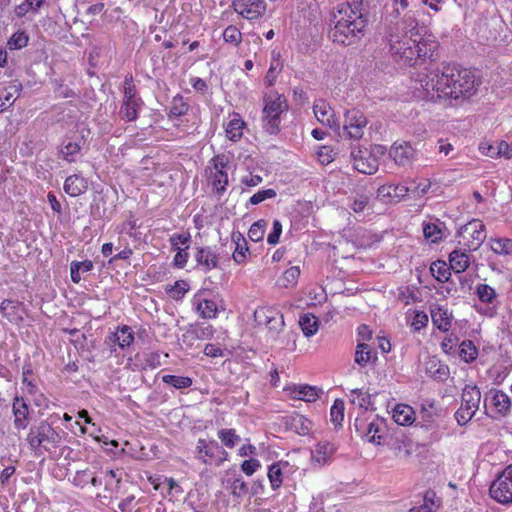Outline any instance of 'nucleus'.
<instances>
[{
	"instance_id": "nucleus-1",
	"label": "nucleus",
	"mask_w": 512,
	"mask_h": 512,
	"mask_svg": "<svg viewBox=\"0 0 512 512\" xmlns=\"http://www.w3.org/2000/svg\"><path fill=\"white\" fill-rule=\"evenodd\" d=\"M419 84V89H422L426 98L458 100L473 96L481 84V79L470 68L448 64L441 72L433 70L421 76Z\"/></svg>"
},
{
	"instance_id": "nucleus-2",
	"label": "nucleus",
	"mask_w": 512,
	"mask_h": 512,
	"mask_svg": "<svg viewBox=\"0 0 512 512\" xmlns=\"http://www.w3.org/2000/svg\"><path fill=\"white\" fill-rule=\"evenodd\" d=\"M367 25L368 18L360 3H341L333 13L329 38L341 46L358 44L366 34Z\"/></svg>"
},
{
	"instance_id": "nucleus-3",
	"label": "nucleus",
	"mask_w": 512,
	"mask_h": 512,
	"mask_svg": "<svg viewBox=\"0 0 512 512\" xmlns=\"http://www.w3.org/2000/svg\"><path fill=\"white\" fill-rule=\"evenodd\" d=\"M390 52L395 61L403 65H415L419 60L432 59L438 49V42L410 31L402 35L391 34Z\"/></svg>"
},
{
	"instance_id": "nucleus-4",
	"label": "nucleus",
	"mask_w": 512,
	"mask_h": 512,
	"mask_svg": "<svg viewBox=\"0 0 512 512\" xmlns=\"http://www.w3.org/2000/svg\"><path fill=\"white\" fill-rule=\"evenodd\" d=\"M26 441L34 455L41 456L58 448L61 436L47 421L42 420L30 427Z\"/></svg>"
},
{
	"instance_id": "nucleus-5",
	"label": "nucleus",
	"mask_w": 512,
	"mask_h": 512,
	"mask_svg": "<svg viewBox=\"0 0 512 512\" xmlns=\"http://www.w3.org/2000/svg\"><path fill=\"white\" fill-rule=\"evenodd\" d=\"M229 160L224 154L213 156L205 169L207 184L213 192L219 196L223 195L229 184L228 179Z\"/></svg>"
},
{
	"instance_id": "nucleus-6",
	"label": "nucleus",
	"mask_w": 512,
	"mask_h": 512,
	"mask_svg": "<svg viewBox=\"0 0 512 512\" xmlns=\"http://www.w3.org/2000/svg\"><path fill=\"white\" fill-rule=\"evenodd\" d=\"M287 109L286 99L277 92L264 96L263 127L270 134H277L280 130V117Z\"/></svg>"
},
{
	"instance_id": "nucleus-7",
	"label": "nucleus",
	"mask_w": 512,
	"mask_h": 512,
	"mask_svg": "<svg viewBox=\"0 0 512 512\" xmlns=\"http://www.w3.org/2000/svg\"><path fill=\"white\" fill-rule=\"evenodd\" d=\"M253 317L257 326L265 328L272 338H276L285 326L284 315L276 305L258 306Z\"/></svg>"
},
{
	"instance_id": "nucleus-8",
	"label": "nucleus",
	"mask_w": 512,
	"mask_h": 512,
	"mask_svg": "<svg viewBox=\"0 0 512 512\" xmlns=\"http://www.w3.org/2000/svg\"><path fill=\"white\" fill-rule=\"evenodd\" d=\"M457 239L463 249L476 251L486 239V227L481 220L472 219L460 227Z\"/></svg>"
},
{
	"instance_id": "nucleus-9",
	"label": "nucleus",
	"mask_w": 512,
	"mask_h": 512,
	"mask_svg": "<svg viewBox=\"0 0 512 512\" xmlns=\"http://www.w3.org/2000/svg\"><path fill=\"white\" fill-rule=\"evenodd\" d=\"M481 392L476 385L468 384L462 390L461 405L455 412V419L461 426L466 425L479 409Z\"/></svg>"
},
{
	"instance_id": "nucleus-10",
	"label": "nucleus",
	"mask_w": 512,
	"mask_h": 512,
	"mask_svg": "<svg viewBox=\"0 0 512 512\" xmlns=\"http://www.w3.org/2000/svg\"><path fill=\"white\" fill-rule=\"evenodd\" d=\"M195 458L205 465L220 466L228 460V452L215 440L198 439Z\"/></svg>"
},
{
	"instance_id": "nucleus-11",
	"label": "nucleus",
	"mask_w": 512,
	"mask_h": 512,
	"mask_svg": "<svg viewBox=\"0 0 512 512\" xmlns=\"http://www.w3.org/2000/svg\"><path fill=\"white\" fill-rule=\"evenodd\" d=\"M489 495L499 504H512V464L506 466L491 482Z\"/></svg>"
},
{
	"instance_id": "nucleus-12",
	"label": "nucleus",
	"mask_w": 512,
	"mask_h": 512,
	"mask_svg": "<svg viewBox=\"0 0 512 512\" xmlns=\"http://www.w3.org/2000/svg\"><path fill=\"white\" fill-rule=\"evenodd\" d=\"M356 431L364 436L368 442L381 445L384 440L386 425L383 419L375 416L367 423L366 417L357 416L354 422Z\"/></svg>"
},
{
	"instance_id": "nucleus-13",
	"label": "nucleus",
	"mask_w": 512,
	"mask_h": 512,
	"mask_svg": "<svg viewBox=\"0 0 512 512\" xmlns=\"http://www.w3.org/2000/svg\"><path fill=\"white\" fill-rule=\"evenodd\" d=\"M231 8L242 18L255 21L266 14L267 4L264 0H233Z\"/></svg>"
},
{
	"instance_id": "nucleus-14",
	"label": "nucleus",
	"mask_w": 512,
	"mask_h": 512,
	"mask_svg": "<svg viewBox=\"0 0 512 512\" xmlns=\"http://www.w3.org/2000/svg\"><path fill=\"white\" fill-rule=\"evenodd\" d=\"M367 123V118L361 110L357 108L347 110L344 114L343 125L345 135L352 140L361 139Z\"/></svg>"
},
{
	"instance_id": "nucleus-15",
	"label": "nucleus",
	"mask_w": 512,
	"mask_h": 512,
	"mask_svg": "<svg viewBox=\"0 0 512 512\" xmlns=\"http://www.w3.org/2000/svg\"><path fill=\"white\" fill-rule=\"evenodd\" d=\"M485 408L492 412V417H504L510 413L511 399L504 391L492 389L485 397Z\"/></svg>"
},
{
	"instance_id": "nucleus-16",
	"label": "nucleus",
	"mask_w": 512,
	"mask_h": 512,
	"mask_svg": "<svg viewBox=\"0 0 512 512\" xmlns=\"http://www.w3.org/2000/svg\"><path fill=\"white\" fill-rule=\"evenodd\" d=\"M134 331L128 325H121L116 328V331L110 333L105 342L110 346L112 352H116L115 346L117 345L121 349L130 347L134 343Z\"/></svg>"
},
{
	"instance_id": "nucleus-17",
	"label": "nucleus",
	"mask_w": 512,
	"mask_h": 512,
	"mask_svg": "<svg viewBox=\"0 0 512 512\" xmlns=\"http://www.w3.org/2000/svg\"><path fill=\"white\" fill-rule=\"evenodd\" d=\"M284 391L290 399L302 400L305 402H315L322 392L316 386L308 384H291L284 387Z\"/></svg>"
},
{
	"instance_id": "nucleus-18",
	"label": "nucleus",
	"mask_w": 512,
	"mask_h": 512,
	"mask_svg": "<svg viewBox=\"0 0 512 512\" xmlns=\"http://www.w3.org/2000/svg\"><path fill=\"white\" fill-rule=\"evenodd\" d=\"M313 112L321 124L328 126L334 130L340 129V123L335 117L332 107L323 99L316 100L313 105Z\"/></svg>"
},
{
	"instance_id": "nucleus-19",
	"label": "nucleus",
	"mask_w": 512,
	"mask_h": 512,
	"mask_svg": "<svg viewBox=\"0 0 512 512\" xmlns=\"http://www.w3.org/2000/svg\"><path fill=\"white\" fill-rule=\"evenodd\" d=\"M389 156L397 165L405 166L412 163L415 156V150L409 142L396 141L390 147Z\"/></svg>"
},
{
	"instance_id": "nucleus-20",
	"label": "nucleus",
	"mask_w": 512,
	"mask_h": 512,
	"mask_svg": "<svg viewBox=\"0 0 512 512\" xmlns=\"http://www.w3.org/2000/svg\"><path fill=\"white\" fill-rule=\"evenodd\" d=\"M120 512H152L151 501L146 496L127 495L118 503Z\"/></svg>"
},
{
	"instance_id": "nucleus-21",
	"label": "nucleus",
	"mask_w": 512,
	"mask_h": 512,
	"mask_svg": "<svg viewBox=\"0 0 512 512\" xmlns=\"http://www.w3.org/2000/svg\"><path fill=\"white\" fill-rule=\"evenodd\" d=\"M431 320L433 326L443 333L450 331L453 322L452 311L442 305H436L430 310Z\"/></svg>"
},
{
	"instance_id": "nucleus-22",
	"label": "nucleus",
	"mask_w": 512,
	"mask_h": 512,
	"mask_svg": "<svg viewBox=\"0 0 512 512\" xmlns=\"http://www.w3.org/2000/svg\"><path fill=\"white\" fill-rule=\"evenodd\" d=\"M0 313L12 324H19L24 320L25 308L22 302L4 299L0 303Z\"/></svg>"
},
{
	"instance_id": "nucleus-23",
	"label": "nucleus",
	"mask_w": 512,
	"mask_h": 512,
	"mask_svg": "<svg viewBox=\"0 0 512 512\" xmlns=\"http://www.w3.org/2000/svg\"><path fill=\"white\" fill-rule=\"evenodd\" d=\"M352 156L353 167L360 173L370 175L378 170L379 162L377 158L367 150H359L357 154L352 153Z\"/></svg>"
},
{
	"instance_id": "nucleus-24",
	"label": "nucleus",
	"mask_w": 512,
	"mask_h": 512,
	"mask_svg": "<svg viewBox=\"0 0 512 512\" xmlns=\"http://www.w3.org/2000/svg\"><path fill=\"white\" fill-rule=\"evenodd\" d=\"M223 126L226 137L232 142H237L243 136L246 122L239 113L232 112L228 115L227 121L224 122Z\"/></svg>"
},
{
	"instance_id": "nucleus-25",
	"label": "nucleus",
	"mask_w": 512,
	"mask_h": 512,
	"mask_svg": "<svg viewBox=\"0 0 512 512\" xmlns=\"http://www.w3.org/2000/svg\"><path fill=\"white\" fill-rule=\"evenodd\" d=\"M336 451V447L329 441H320L316 444L315 448L311 453V460L313 465H317L318 467H322L324 465L329 464L333 455Z\"/></svg>"
},
{
	"instance_id": "nucleus-26",
	"label": "nucleus",
	"mask_w": 512,
	"mask_h": 512,
	"mask_svg": "<svg viewBox=\"0 0 512 512\" xmlns=\"http://www.w3.org/2000/svg\"><path fill=\"white\" fill-rule=\"evenodd\" d=\"M284 424L288 430L301 436L309 435L313 429L312 421L299 413L284 417Z\"/></svg>"
},
{
	"instance_id": "nucleus-27",
	"label": "nucleus",
	"mask_w": 512,
	"mask_h": 512,
	"mask_svg": "<svg viewBox=\"0 0 512 512\" xmlns=\"http://www.w3.org/2000/svg\"><path fill=\"white\" fill-rule=\"evenodd\" d=\"M12 412L14 416V427L17 430L26 429L29 424V406L23 397H14Z\"/></svg>"
},
{
	"instance_id": "nucleus-28",
	"label": "nucleus",
	"mask_w": 512,
	"mask_h": 512,
	"mask_svg": "<svg viewBox=\"0 0 512 512\" xmlns=\"http://www.w3.org/2000/svg\"><path fill=\"white\" fill-rule=\"evenodd\" d=\"M471 251L465 250L462 247L454 249L449 254V264L452 271L456 274L465 272L471 263Z\"/></svg>"
},
{
	"instance_id": "nucleus-29",
	"label": "nucleus",
	"mask_w": 512,
	"mask_h": 512,
	"mask_svg": "<svg viewBox=\"0 0 512 512\" xmlns=\"http://www.w3.org/2000/svg\"><path fill=\"white\" fill-rule=\"evenodd\" d=\"M377 361V352L365 342H358L354 354V362L361 368L374 365Z\"/></svg>"
},
{
	"instance_id": "nucleus-30",
	"label": "nucleus",
	"mask_w": 512,
	"mask_h": 512,
	"mask_svg": "<svg viewBox=\"0 0 512 512\" xmlns=\"http://www.w3.org/2000/svg\"><path fill=\"white\" fill-rule=\"evenodd\" d=\"M214 328L211 324H196L188 328L182 335L183 342L189 341V345L195 340L211 339L214 335Z\"/></svg>"
},
{
	"instance_id": "nucleus-31",
	"label": "nucleus",
	"mask_w": 512,
	"mask_h": 512,
	"mask_svg": "<svg viewBox=\"0 0 512 512\" xmlns=\"http://www.w3.org/2000/svg\"><path fill=\"white\" fill-rule=\"evenodd\" d=\"M63 189L70 197H78L87 191L88 181L80 174H73L65 179Z\"/></svg>"
},
{
	"instance_id": "nucleus-32",
	"label": "nucleus",
	"mask_w": 512,
	"mask_h": 512,
	"mask_svg": "<svg viewBox=\"0 0 512 512\" xmlns=\"http://www.w3.org/2000/svg\"><path fill=\"white\" fill-rule=\"evenodd\" d=\"M411 188L403 184L387 183L378 188V196L391 201H399L405 197Z\"/></svg>"
},
{
	"instance_id": "nucleus-33",
	"label": "nucleus",
	"mask_w": 512,
	"mask_h": 512,
	"mask_svg": "<svg viewBox=\"0 0 512 512\" xmlns=\"http://www.w3.org/2000/svg\"><path fill=\"white\" fill-rule=\"evenodd\" d=\"M196 262L204 270L210 271L218 266V254L211 247H200L196 251Z\"/></svg>"
},
{
	"instance_id": "nucleus-34",
	"label": "nucleus",
	"mask_w": 512,
	"mask_h": 512,
	"mask_svg": "<svg viewBox=\"0 0 512 512\" xmlns=\"http://www.w3.org/2000/svg\"><path fill=\"white\" fill-rule=\"evenodd\" d=\"M289 467V462L283 460L275 462L269 466L267 476L272 490H277L282 486L284 474Z\"/></svg>"
},
{
	"instance_id": "nucleus-35",
	"label": "nucleus",
	"mask_w": 512,
	"mask_h": 512,
	"mask_svg": "<svg viewBox=\"0 0 512 512\" xmlns=\"http://www.w3.org/2000/svg\"><path fill=\"white\" fill-rule=\"evenodd\" d=\"M232 241L235 244V249L232 253L234 262L237 264L245 263L250 255V250L245 237L240 232L233 233Z\"/></svg>"
},
{
	"instance_id": "nucleus-36",
	"label": "nucleus",
	"mask_w": 512,
	"mask_h": 512,
	"mask_svg": "<svg viewBox=\"0 0 512 512\" xmlns=\"http://www.w3.org/2000/svg\"><path fill=\"white\" fill-rule=\"evenodd\" d=\"M283 67L284 65L281 60L280 53L273 51L271 54V62L269 65V69L264 77V84L268 87L273 86L276 83L277 78L281 74Z\"/></svg>"
},
{
	"instance_id": "nucleus-37",
	"label": "nucleus",
	"mask_w": 512,
	"mask_h": 512,
	"mask_svg": "<svg viewBox=\"0 0 512 512\" xmlns=\"http://www.w3.org/2000/svg\"><path fill=\"white\" fill-rule=\"evenodd\" d=\"M89 484H91L94 487H98L102 484L101 478H99L96 473L86 468L84 470H79L75 473V476L73 478V485L78 488H85Z\"/></svg>"
},
{
	"instance_id": "nucleus-38",
	"label": "nucleus",
	"mask_w": 512,
	"mask_h": 512,
	"mask_svg": "<svg viewBox=\"0 0 512 512\" xmlns=\"http://www.w3.org/2000/svg\"><path fill=\"white\" fill-rule=\"evenodd\" d=\"M227 488L230 490L232 497L240 502L248 493V484L244 481L241 475L234 474L232 478L226 480Z\"/></svg>"
},
{
	"instance_id": "nucleus-39",
	"label": "nucleus",
	"mask_w": 512,
	"mask_h": 512,
	"mask_svg": "<svg viewBox=\"0 0 512 512\" xmlns=\"http://www.w3.org/2000/svg\"><path fill=\"white\" fill-rule=\"evenodd\" d=\"M194 305L202 318L212 319L217 316L218 307L214 300L195 296Z\"/></svg>"
},
{
	"instance_id": "nucleus-40",
	"label": "nucleus",
	"mask_w": 512,
	"mask_h": 512,
	"mask_svg": "<svg viewBox=\"0 0 512 512\" xmlns=\"http://www.w3.org/2000/svg\"><path fill=\"white\" fill-rule=\"evenodd\" d=\"M392 417L399 425H411L415 421V412L410 405L397 404L393 409Z\"/></svg>"
},
{
	"instance_id": "nucleus-41",
	"label": "nucleus",
	"mask_w": 512,
	"mask_h": 512,
	"mask_svg": "<svg viewBox=\"0 0 512 512\" xmlns=\"http://www.w3.org/2000/svg\"><path fill=\"white\" fill-rule=\"evenodd\" d=\"M299 276L300 269L298 266L289 267L276 280V285L279 288L292 289L297 285Z\"/></svg>"
},
{
	"instance_id": "nucleus-42",
	"label": "nucleus",
	"mask_w": 512,
	"mask_h": 512,
	"mask_svg": "<svg viewBox=\"0 0 512 512\" xmlns=\"http://www.w3.org/2000/svg\"><path fill=\"white\" fill-rule=\"evenodd\" d=\"M143 106V102L138 101H122L119 116L122 120L126 122L136 121L138 118V113Z\"/></svg>"
},
{
	"instance_id": "nucleus-43",
	"label": "nucleus",
	"mask_w": 512,
	"mask_h": 512,
	"mask_svg": "<svg viewBox=\"0 0 512 512\" xmlns=\"http://www.w3.org/2000/svg\"><path fill=\"white\" fill-rule=\"evenodd\" d=\"M426 371L430 377L440 381L446 380L450 374L449 367L435 358L427 362Z\"/></svg>"
},
{
	"instance_id": "nucleus-44",
	"label": "nucleus",
	"mask_w": 512,
	"mask_h": 512,
	"mask_svg": "<svg viewBox=\"0 0 512 512\" xmlns=\"http://www.w3.org/2000/svg\"><path fill=\"white\" fill-rule=\"evenodd\" d=\"M350 402L358 406L363 411L359 417H366V412L371 404V396L368 392L361 389H354L350 393Z\"/></svg>"
},
{
	"instance_id": "nucleus-45",
	"label": "nucleus",
	"mask_w": 512,
	"mask_h": 512,
	"mask_svg": "<svg viewBox=\"0 0 512 512\" xmlns=\"http://www.w3.org/2000/svg\"><path fill=\"white\" fill-rule=\"evenodd\" d=\"M82 145L80 142H63L59 155L62 159L68 163H75L77 160V155L81 152Z\"/></svg>"
},
{
	"instance_id": "nucleus-46",
	"label": "nucleus",
	"mask_w": 512,
	"mask_h": 512,
	"mask_svg": "<svg viewBox=\"0 0 512 512\" xmlns=\"http://www.w3.org/2000/svg\"><path fill=\"white\" fill-rule=\"evenodd\" d=\"M491 250L501 256L512 255V239L502 237H492L489 241Z\"/></svg>"
},
{
	"instance_id": "nucleus-47",
	"label": "nucleus",
	"mask_w": 512,
	"mask_h": 512,
	"mask_svg": "<svg viewBox=\"0 0 512 512\" xmlns=\"http://www.w3.org/2000/svg\"><path fill=\"white\" fill-rule=\"evenodd\" d=\"M450 264L443 260L434 261L430 266L432 276L439 282L445 283L451 278Z\"/></svg>"
},
{
	"instance_id": "nucleus-48",
	"label": "nucleus",
	"mask_w": 512,
	"mask_h": 512,
	"mask_svg": "<svg viewBox=\"0 0 512 512\" xmlns=\"http://www.w3.org/2000/svg\"><path fill=\"white\" fill-rule=\"evenodd\" d=\"M94 265L91 260L72 261L70 264V276L73 283L78 284L81 281V273L90 272Z\"/></svg>"
},
{
	"instance_id": "nucleus-49",
	"label": "nucleus",
	"mask_w": 512,
	"mask_h": 512,
	"mask_svg": "<svg viewBox=\"0 0 512 512\" xmlns=\"http://www.w3.org/2000/svg\"><path fill=\"white\" fill-rule=\"evenodd\" d=\"M407 317L410 320V327L414 332H420L427 327L429 322L428 315L422 310L408 311Z\"/></svg>"
},
{
	"instance_id": "nucleus-50",
	"label": "nucleus",
	"mask_w": 512,
	"mask_h": 512,
	"mask_svg": "<svg viewBox=\"0 0 512 512\" xmlns=\"http://www.w3.org/2000/svg\"><path fill=\"white\" fill-rule=\"evenodd\" d=\"M299 325L305 336L311 337L318 331V318L313 314L306 313L300 317Z\"/></svg>"
},
{
	"instance_id": "nucleus-51",
	"label": "nucleus",
	"mask_w": 512,
	"mask_h": 512,
	"mask_svg": "<svg viewBox=\"0 0 512 512\" xmlns=\"http://www.w3.org/2000/svg\"><path fill=\"white\" fill-rule=\"evenodd\" d=\"M459 356L466 363H472L478 357V349L471 340H464L459 346Z\"/></svg>"
},
{
	"instance_id": "nucleus-52",
	"label": "nucleus",
	"mask_w": 512,
	"mask_h": 512,
	"mask_svg": "<svg viewBox=\"0 0 512 512\" xmlns=\"http://www.w3.org/2000/svg\"><path fill=\"white\" fill-rule=\"evenodd\" d=\"M222 38L224 43L237 48L242 43L243 34L237 26L228 25L222 33Z\"/></svg>"
},
{
	"instance_id": "nucleus-53",
	"label": "nucleus",
	"mask_w": 512,
	"mask_h": 512,
	"mask_svg": "<svg viewBox=\"0 0 512 512\" xmlns=\"http://www.w3.org/2000/svg\"><path fill=\"white\" fill-rule=\"evenodd\" d=\"M162 381L175 389H186L191 387L193 384V379L191 377L171 374L163 375Z\"/></svg>"
},
{
	"instance_id": "nucleus-54",
	"label": "nucleus",
	"mask_w": 512,
	"mask_h": 512,
	"mask_svg": "<svg viewBox=\"0 0 512 512\" xmlns=\"http://www.w3.org/2000/svg\"><path fill=\"white\" fill-rule=\"evenodd\" d=\"M188 110H189V104L185 101L183 96L178 94L172 98L168 115L170 118H173V117L178 118V117H181V116L187 114Z\"/></svg>"
},
{
	"instance_id": "nucleus-55",
	"label": "nucleus",
	"mask_w": 512,
	"mask_h": 512,
	"mask_svg": "<svg viewBox=\"0 0 512 512\" xmlns=\"http://www.w3.org/2000/svg\"><path fill=\"white\" fill-rule=\"evenodd\" d=\"M123 94V101L143 102L141 97L138 96L137 88L131 74L125 76L123 83Z\"/></svg>"
},
{
	"instance_id": "nucleus-56",
	"label": "nucleus",
	"mask_w": 512,
	"mask_h": 512,
	"mask_svg": "<svg viewBox=\"0 0 512 512\" xmlns=\"http://www.w3.org/2000/svg\"><path fill=\"white\" fill-rule=\"evenodd\" d=\"M189 290V285L185 280H177L173 285H167L165 292L173 300H181Z\"/></svg>"
},
{
	"instance_id": "nucleus-57",
	"label": "nucleus",
	"mask_w": 512,
	"mask_h": 512,
	"mask_svg": "<svg viewBox=\"0 0 512 512\" xmlns=\"http://www.w3.org/2000/svg\"><path fill=\"white\" fill-rule=\"evenodd\" d=\"M423 234L426 240L431 243L439 242L443 237V231L440 224L437 223H424Z\"/></svg>"
},
{
	"instance_id": "nucleus-58",
	"label": "nucleus",
	"mask_w": 512,
	"mask_h": 512,
	"mask_svg": "<svg viewBox=\"0 0 512 512\" xmlns=\"http://www.w3.org/2000/svg\"><path fill=\"white\" fill-rule=\"evenodd\" d=\"M217 435L222 444L229 449L234 448L235 445L240 441V436L233 428L220 429Z\"/></svg>"
},
{
	"instance_id": "nucleus-59",
	"label": "nucleus",
	"mask_w": 512,
	"mask_h": 512,
	"mask_svg": "<svg viewBox=\"0 0 512 512\" xmlns=\"http://www.w3.org/2000/svg\"><path fill=\"white\" fill-rule=\"evenodd\" d=\"M478 299L485 304H491L496 299V291L488 284L480 283L475 288Z\"/></svg>"
},
{
	"instance_id": "nucleus-60",
	"label": "nucleus",
	"mask_w": 512,
	"mask_h": 512,
	"mask_svg": "<svg viewBox=\"0 0 512 512\" xmlns=\"http://www.w3.org/2000/svg\"><path fill=\"white\" fill-rule=\"evenodd\" d=\"M267 222L263 219L254 222L248 230V238L253 242H259L264 239Z\"/></svg>"
},
{
	"instance_id": "nucleus-61",
	"label": "nucleus",
	"mask_w": 512,
	"mask_h": 512,
	"mask_svg": "<svg viewBox=\"0 0 512 512\" xmlns=\"http://www.w3.org/2000/svg\"><path fill=\"white\" fill-rule=\"evenodd\" d=\"M345 403L342 399H336L330 409L331 421L335 426H340L344 419Z\"/></svg>"
},
{
	"instance_id": "nucleus-62",
	"label": "nucleus",
	"mask_w": 512,
	"mask_h": 512,
	"mask_svg": "<svg viewBox=\"0 0 512 512\" xmlns=\"http://www.w3.org/2000/svg\"><path fill=\"white\" fill-rule=\"evenodd\" d=\"M29 37L24 31H17L7 41V46L11 50L21 49L27 46Z\"/></svg>"
},
{
	"instance_id": "nucleus-63",
	"label": "nucleus",
	"mask_w": 512,
	"mask_h": 512,
	"mask_svg": "<svg viewBox=\"0 0 512 512\" xmlns=\"http://www.w3.org/2000/svg\"><path fill=\"white\" fill-rule=\"evenodd\" d=\"M172 249H177L180 245H183L185 249H189L191 242V234L189 231L183 233H174L169 238Z\"/></svg>"
},
{
	"instance_id": "nucleus-64",
	"label": "nucleus",
	"mask_w": 512,
	"mask_h": 512,
	"mask_svg": "<svg viewBox=\"0 0 512 512\" xmlns=\"http://www.w3.org/2000/svg\"><path fill=\"white\" fill-rule=\"evenodd\" d=\"M274 197H276V191L274 189H271V188L263 189V190L257 191L255 194H253L250 197L249 202L252 205H257V204L265 201L266 199H271Z\"/></svg>"
}]
</instances>
